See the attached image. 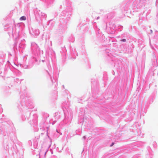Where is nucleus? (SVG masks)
<instances>
[{"instance_id":"obj_2","label":"nucleus","mask_w":158,"mask_h":158,"mask_svg":"<svg viewBox=\"0 0 158 158\" xmlns=\"http://www.w3.org/2000/svg\"><path fill=\"white\" fill-rule=\"evenodd\" d=\"M121 41L125 42L126 41V40L125 39H123L121 40Z\"/></svg>"},{"instance_id":"obj_1","label":"nucleus","mask_w":158,"mask_h":158,"mask_svg":"<svg viewBox=\"0 0 158 158\" xmlns=\"http://www.w3.org/2000/svg\"><path fill=\"white\" fill-rule=\"evenodd\" d=\"M26 19V17L25 16H22L20 18V20L21 21L25 20Z\"/></svg>"},{"instance_id":"obj_3","label":"nucleus","mask_w":158,"mask_h":158,"mask_svg":"<svg viewBox=\"0 0 158 158\" xmlns=\"http://www.w3.org/2000/svg\"><path fill=\"white\" fill-rule=\"evenodd\" d=\"M114 143H111V145H110V147L112 146L113 145H114Z\"/></svg>"}]
</instances>
